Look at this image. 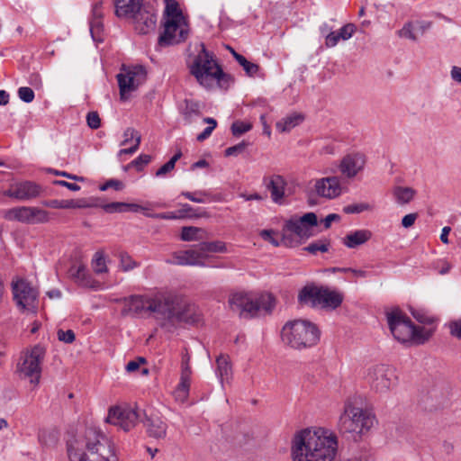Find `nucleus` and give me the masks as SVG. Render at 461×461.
I'll return each instance as SVG.
<instances>
[{
	"label": "nucleus",
	"instance_id": "obj_22",
	"mask_svg": "<svg viewBox=\"0 0 461 461\" xmlns=\"http://www.w3.org/2000/svg\"><path fill=\"white\" fill-rule=\"evenodd\" d=\"M315 193L321 197L332 199L341 193L339 179L337 176L323 177L316 180Z\"/></svg>",
	"mask_w": 461,
	"mask_h": 461
},
{
	"label": "nucleus",
	"instance_id": "obj_20",
	"mask_svg": "<svg viewBox=\"0 0 461 461\" xmlns=\"http://www.w3.org/2000/svg\"><path fill=\"white\" fill-rule=\"evenodd\" d=\"M190 356L188 353L182 357L180 382L174 392L176 401L185 402L189 394L192 369L189 366Z\"/></svg>",
	"mask_w": 461,
	"mask_h": 461
},
{
	"label": "nucleus",
	"instance_id": "obj_44",
	"mask_svg": "<svg viewBox=\"0 0 461 461\" xmlns=\"http://www.w3.org/2000/svg\"><path fill=\"white\" fill-rule=\"evenodd\" d=\"M92 267L96 274H102L107 271L105 259L101 252H96L92 260Z\"/></svg>",
	"mask_w": 461,
	"mask_h": 461
},
{
	"label": "nucleus",
	"instance_id": "obj_31",
	"mask_svg": "<svg viewBox=\"0 0 461 461\" xmlns=\"http://www.w3.org/2000/svg\"><path fill=\"white\" fill-rule=\"evenodd\" d=\"M101 208L108 213L113 212H138L140 211L144 210L145 208L137 203H129L123 202H112L109 203H104L101 205Z\"/></svg>",
	"mask_w": 461,
	"mask_h": 461
},
{
	"label": "nucleus",
	"instance_id": "obj_13",
	"mask_svg": "<svg viewBox=\"0 0 461 461\" xmlns=\"http://www.w3.org/2000/svg\"><path fill=\"white\" fill-rule=\"evenodd\" d=\"M116 77L121 100L124 101L128 94L135 91L146 80V70L143 66H135L125 69L124 73H119Z\"/></svg>",
	"mask_w": 461,
	"mask_h": 461
},
{
	"label": "nucleus",
	"instance_id": "obj_47",
	"mask_svg": "<svg viewBox=\"0 0 461 461\" xmlns=\"http://www.w3.org/2000/svg\"><path fill=\"white\" fill-rule=\"evenodd\" d=\"M181 208L184 212V214H185L186 218H202L208 216L205 211H201L198 212L197 209L193 208L188 203L182 204Z\"/></svg>",
	"mask_w": 461,
	"mask_h": 461
},
{
	"label": "nucleus",
	"instance_id": "obj_30",
	"mask_svg": "<svg viewBox=\"0 0 461 461\" xmlns=\"http://www.w3.org/2000/svg\"><path fill=\"white\" fill-rule=\"evenodd\" d=\"M216 375L221 384L229 383L232 377V367L227 355H220L216 358Z\"/></svg>",
	"mask_w": 461,
	"mask_h": 461
},
{
	"label": "nucleus",
	"instance_id": "obj_38",
	"mask_svg": "<svg viewBox=\"0 0 461 461\" xmlns=\"http://www.w3.org/2000/svg\"><path fill=\"white\" fill-rule=\"evenodd\" d=\"M203 230L194 226H185L181 230L180 238L184 241H193L198 240L202 239L198 234L202 232Z\"/></svg>",
	"mask_w": 461,
	"mask_h": 461
},
{
	"label": "nucleus",
	"instance_id": "obj_11",
	"mask_svg": "<svg viewBox=\"0 0 461 461\" xmlns=\"http://www.w3.org/2000/svg\"><path fill=\"white\" fill-rule=\"evenodd\" d=\"M46 349L43 346L35 345L26 353L23 362L18 364V371L25 377L31 378V383L38 384L41 374V364L45 357Z\"/></svg>",
	"mask_w": 461,
	"mask_h": 461
},
{
	"label": "nucleus",
	"instance_id": "obj_46",
	"mask_svg": "<svg viewBox=\"0 0 461 461\" xmlns=\"http://www.w3.org/2000/svg\"><path fill=\"white\" fill-rule=\"evenodd\" d=\"M248 146H249V142L242 140L241 142H240L234 146L227 148L224 151V155L226 157H230V156L236 157V156L241 154L242 152H244V150L247 149Z\"/></svg>",
	"mask_w": 461,
	"mask_h": 461
},
{
	"label": "nucleus",
	"instance_id": "obj_14",
	"mask_svg": "<svg viewBox=\"0 0 461 461\" xmlns=\"http://www.w3.org/2000/svg\"><path fill=\"white\" fill-rule=\"evenodd\" d=\"M13 294L18 306L22 309L28 311L37 309L38 292L26 280L20 279L14 283Z\"/></svg>",
	"mask_w": 461,
	"mask_h": 461
},
{
	"label": "nucleus",
	"instance_id": "obj_25",
	"mask_svg": "<svg viewBox=\"0 0 461 461\" xmlns=\"http://www.w3.org/2000/svg\"><path fill=\"white\" fill-rule=\"evenodd\" d=\"M263 182L267 189L271 194V198L274 203H281L282 199L285 196V190L286 186V181L280 175H273L270 177H264Z\"/></svg>",
	"mask_w": 461,
	"mask_h": 461
},
{
	"label": "nucleus",
	"instance_id": "obj_29",
	"mask_svg": "<svg viewBox=\"0 0 461 461\" xmlns=\"http://www.w3.org/2000/svg\"><path fill=\"white\" fill-rule=\"evenodd\" d=\"M371 237L372 232L369 230H357L347 234L343 239V244L349 249H355L367 242Z\"/></svg>",
	"mask_w": 461,
	"mask_h": 461
},
{
	"label": "nucleus",
	"instance_id": "obj_60",
	"mask_svg": "<svg viewBox=\"0 0 461 461\" xmlns=\"http://www.w3.org/2000/svg\"><path fill=\"white\" fill-rule=\"evenodd\" d=\"M138 136H140V134L136 130L133 128H127L123 132L124 140H122V145H126L132 139L137 142Z\"/></svg>",
	"mask_w": 461,
	"mask_h": 461
},
{
	"label": "nucleus",
	"instance_id": "obj_45",
	"mask_svg": "<svg viewBox=\"0 0 461 461\" xmlns=\"http://www.w3.org/2000/svg\"><path fill=\"white\" fill-rule=\"evenodd\" d=\"M152 159V157L148 154H141L131 163L128 164V167H133L137 171H141L145 166H147Z\"/></svg>",
	"mask_w": 461,
	"mask_h": 461
},
{
	"label": "nucleus",
	"instance_id": "obj_51",
	"mask_svg": "<svg viewBox=\"0 0 461 461\" xmlns=\"http://www.w3.org/2000/svg\"><path fill=\"white\" fill-rule=\"evenodd\" d=\"M43 204L45 206L50 207V208H64V209L71 208L73 206L71 200H56V199L49 200V201H44Z\"/></svg>",
	"mask_w": 461,
	"mask_h": 461
},
{
	"label": "nucleus",
	"instance_id": "obj_35",
	"mask_svg": "<svg viewBox=\"0 0 461 461\" xmlns=\"http://www.w3.org/2000/svg\"><path fill=\"white\" fill-rule=\"evenodd\" d=\"M184 104L181 113L185 122L191 123L194 117L199 116L200 114L199 104L193 100L187 99L185 100Z\"/></svg>",
	"mask_w": 461,
	"mask_h": 461
},
{
	"label": "nucleus",
	"instance_id": "obj_59",
	"mask_svg": "<svg viewBox=\"0 0 461 461\" xmlns=\"http://www.w3.org/2000/svg\"><path fill=\"white\" fill-rule=\"evenodd\" d=\"M354 32H355V25L352 23H348V24L342 26L338 31L340 39H342L344 41L348 40L352 36Z\"/></svg>",
	"mask_w": 461,
	"mask_h": 461
},
{
	"label": "nucleus",
	"instance_id": "obj_5",
	"mask_svg": "<svg viewBox=\"0 0 461 461\" xmlns=\"http://www.w3.org/2000/svg\"><path fill=\"white\" fill-rule=\"evenodd\" d=\"M375 416L367 410L346 402L338 421L339 433L357 442L374 426Z\"/></svg>",
	"mask_w": 461,
	"mask_h": 461
},
{
	"label": "nucleus",
	"instance_id": "obj_1",
	"mask_svg": "<svg viewBox=\"0 0 461 461\" xmlns=\"http://www.w3.org/2000/svg\"><path fill=\"white\" fill-rule=\"evenodd\" d=\"M67 447L70 461H116L111 441L95 428L68 439Z\"/></svg>",
	"mask_w": 461,
	"mask_h": 461
},
{
	"label": "nucleus",
	"instance_id": "obj_21",
	"mask_svg": "<svg viewBox=\"0 0 461 461\" xmlns=\"http://www.w3.org/2000/svg\"><path fill=\"white\" fill-rule=\"evenodd\" d=\"M135 29L140 34H147L156 27L157 15L151 7L144 5L133 18Z\"/></svg>",
	"mask_w": 461,
	"mask_h": 461
},
{
	"label": "nucleus",
	"instance_id": "obj_34",
	"mask_svg": "<svg viewBox=\"0 0 461 461\" xmlns=\"http://www.w3.org/2000/svg\"><path fill=\"white\" fill-rule=\"evenodd\" d=\"M416 194V191L411 187L396 186L393 189V196L396 202L400 204L409 203Z\"/></svg>",
	"mask_w": 461,
	"mask_h": 461
},
{
	"label": "nucleus",
	"instance_id": "obj_18",
	"mask_svg": "<svg viewBox=\"0 0 461 461\" xmlns=\"http://www.w3.org/2000/svg\"><path fill=\"white\" fill-rule=\"evenodd\" d=\"M42 188L32 181L18 182L4 191V195L19 201L32 200L40 196Z\"/></svg>",
	"mask_w": 461,
	"mask_h": 461
},
{
	"label": "nucleus",
	"instance_id": "obj_50",
	"mask_svg": "<svg viewBox=\"0 0 461 461\" xmlns=\"http://www.w3.org/2000/svg\"><path fill=\"white\" fill-rule=\"evenodd\" d=\"M370 209V205L368 203H352L345 206L343 208V212L348 214L352 213H360L362 212L367 211Z\"/></svg>",
	"mask_w": 461,
	"mask_h": 461
},
{
	"label": "nucleus",
	"instance_id": "obj_8",
	"mask_svg": "<svg viewBox=\"0 0 461 461\" xmlns=\"http://www.w3.org/2000/svg\"><path fill=\"white\" fill-rule=\"evenodd\" d=\"M387 323L393 338L401 343L414 341L425 343L431 336V331L423 327L416 326L411 320L400 309L386 313Z\"/></svg>",
	"mask_w": 461,
	"mask_h": 461
},
{
	"label": "nucleus",
	"instance_id": "obj_4",
	"mask_svg": "<svg viewBox=\"0 0 461 461\" xmlns=\"http://www.w3.org/2000/svg\"><path fill=\"white\" fill-rule=\"evenodd\" d=\"M200 46L201 50L189 67L190 74L203 86L210 87L216 81L221 88L227 90L234 83V77L222 70L214 59L213 53L208 51L203 43Z\"/></svg>",
	"mask_w": 461,
	"mask_h": 461
},
{
	"label": "nucleus",
	"instance_id": "obj_16",
	"mask_svg": "<svg viewBox=\"0 0 461 461\" xmlns=\"http://www.w3.org/2000/svg\"><path fill=\"white\" fill-rule=\"evenodd\" d=\"M123 303L122 315L133 317H143L151 314V296L134 294L118 300Z\"/></svg>",
	"mask_w": 461,
	"mask_h": 461
},
{
	"label": "nucleus",
	"instance_id": "obj_57",
	"mask_svg": "<svg viewBox=\"0 0 461 461\" xmlns=\"http://www.w3.org/2000/svg\"><path fill=\"white\" fill-rule=\"evenodd\" d=\"M448 328L451 336L461 339V319L450 321Z\"/></svg>",
	"mask_w": 461,
	"mask_h": 461
},
{
	"label": "nucleus",
	"instance_id": "obj_55",
	"mask_svg": "<svg viewBox=\"0 0 461 461\" xmlns=\"http://www.w3.org/2000/svg\"><path fill=\"white\" fill-rule=\"evenodd\" d=\"M399 36L406 39H410L413 41H417V36L412 31L411 23H407L403 25V27L399 31Z\"/></svg>",
	"mask_w": 461,
	"mask_h": 461
},
{
	"label": "nucleus",
	"instance_id": "obj_24",
	"mask_svg": "<svg viewBox=\"0 0 461 461\" xmlns=\"http://www.w3.org/2000/svg\"><path fill=\"white\" fill-rule=\"evenodd\" d=\"M174 264L179 266H197V267H205L201 252L195 246L194 249L175 252L173 254Z\"/></svg>",
	"mask_w": 461,
	"mask_h": 461
},
{
	"label": "nucleus",
	"instance_id": "obj_37",
	"mask_svg": "<svg viewBox=\"0 0 461 461\" xmlns=\"http://www.w3.org/2000/svg\"><path fill=\"white\" fill-rule=\"evenodd\" d=\"M165 14L167 16V20H175L179 22L182 18V12L179 9L178 3L176 0H165Z\"/></svg>",
	"mask_w": 461,
	"mask_h": 461
},
{
	"label": "nucleus",
	"instance_id": "obj_58",
	"mask_svg": "<svg viewBox=\"0 0 461 461\" xmlns=\"http://www.w3.org/2000/svg\"><path fill=\"white\" fill-rule=\"evenodd\" d=\"M273 234H275V231L272 230H263L261 232H260V236L261 238L264 240H267L268 242H270L271 244H273L275 247H278L280 245H283L282 244V240L279 241L277 240L276 239H275L273 237Z\"/></svg>",
	"mask_w": 461,
	"mask_h": 461
},
{
	"label": "nucleus",
	"instance_id": "obj_28",
	"mask_svg": "<svg viewBox=\"0 0 461 461\" xmlns=\"http://www.w3.org/2000/svg\"><path fill=\"white\" fill-rule=\"evenodd\" d=\"M143 423L149 437L154 438H164L166 437L167 425L160 417L146 416Z\"/></svg>",
	"mask_w": 461,
	"mask_h": 461
},
{
	"label": "nucleus",
	"instance_id": "obj_40",
	"mask_svg": "<svg viewBox=\"0 0 461 461\" xmlns=\"http://www.w3.org/2000/svg\"><path fill=\"white\" fill-rule=\"evenodd\" d=\"M330 249V241L327 240L314 241L303 249L310 254L316 255L318 252L325 253Z\"/></svg>",
	"mask_w": 461,
	"mask_h": 461
},
{
	"label": "nucleus",
	"instance_id": "obj_64",
	"mask_svg": "<svg viewBox=\"0 0 461 461\" xmlns=\"http://www.w3.org/2000/svg\"><path fill=\"white\" fill-rule=\"evenodd\" d=\"M450 77L454 82L461 84V67L452 66L450 69Z\"/></svg>",
	"mask_w": 461,
	"mask_h": 461
},
{
	"label": "nucleus",
	"instance_id": "obj_9",
	"mask_svg": "<svg viewBox=\"0 0 461 461\" xmlns=\"http://www.w3.org/2000/svg\"><path fill=\"white\" fill-rule=\"evenodd\" d=\"M318 219L314 212H307L298 219H289L282 229V244L294 248L314 235L312 229L317 227Z\"/></svg>",
	"mask_w": 461,
	"mask_h": 461
},
{
	"label": "nucleus",
	"instance_id": "obj_53",
	"mask_svg": "<svg viewBox=\"0 0 461 461\" xmlns=\"http://www.w3.org/2000/svg\"><path fill=\"white\" fill-rule=\"evenodd\" d=\"M124 187L123 183L121 180L111 178L107 180L104 185H100L101 191H106L109 188H113L116 191H121Z\"/></svg>",
	"mask_w": 461,
	"mask_h": 461
},
{
	"label": "nucleus",
	"instance_id": "obj_62",
	"mask_svg": "<svg viewBox=\"0 0 461 461\" xmlns=\"http://www.w3.org/2000/svg\"><path fill=\"white\" fill-rule=\"evenodd\" d=\"M146 362V359L142 357H137V359L135 360H132V361H130L127 365H126V371L131 373V372H134L136 370L139 369L140 367V365L141 363H145Z\"/></svg>",
	"mask_w": 461,
	"mask_h": 461
},
{
	"label": "nucleus",
	"instance_id": "obj_19",
	"mask_svg": "<svg viewBox=\"0 0 461 461\" xmlns=\"http://www.w3.org/2000/svg\"><path fill=\"white\" fill-rule=\"evenodd\" d=\"M366 157L359 152H353L344 156L339 165L341 175L348 178H354L364 169Z\"/></svg>",
	"mask_w": 461,
	"mask_h": 461
},
{
	"label": "nucleus",
	"instance_id": "obj_61",
	"mask_svg": "<svg viewBox=\"0 0 461 461\" xmlns=\"http://www.w3.org/2000/svg\"><path fill=\"white\" fill-rule=\"evenodd\" d=\"M103 2L97 1L92 6L91 19H103Z\"/></svg>",
	"mask_w": 461,
	"mask_h": 461
},
{
	"label": "nucleus",
	"instance_id": "obj_10",
	"mask_svg": "<svg viewBox=\"0 0 461 461\" xmlns=\"http://www.w3.org/2000/svg\"><path fill=\"white\" fill-rule=\"evenodd\" d=\"M343 300V293L313 284L303 286L298 294V301L301 303H310L312 307L320 305L327 310H336L341 305Z\"/></svg>",
	"mask_w": 461,
	"mask_h": 461
},
{
	"label": "nucleus",
	"instance_id": "obj_41",
	"mask_svg": "<svg viewBox=\"0 0 461 461\" xmlns=\"http://www.w3.org/2000/svg\"><path fill=\"white\" fill-rule=\"evenodd\" d=\"M181 195L192 202L199 203H205L206 199L211 197L210 193L203 190H198L195 192L183 191Z\"/></svg>",
	"mask_w": 461,
	"mask_h": 461
},
{
	"label": "nucleus",
	"instance_id": "obj_26",
	"mask_svg": "<svg viewBox=\"0 0 461 461\" xmlns=\"http://www.w3.org/2000/svg\"><path fill=\"white\" fill-rule=\"evenodd\" d=\"M69 276L80 286L96 288L98 282H96L89 274L86 265L74 264L68 270Z\"/></svg>",
	"mask_w": 461,
	"mask_h": 461
},
{
	"label": "nucleus",
	"instance_id": "obj_33",
	"mask_svg": "<svg viewBox=\"0 0 461 461\" xmlns=\"http://www.w3.org/2000/svg\"><path fill=\"white\" fill-rule=\"evenodd\" d=\"M304 117L301 113H291L276 122V129L280 132H288L295 126L303 122Z\"/></svg>",
	"mask_w": 461,
	"mask_h": 461
},
{
	"label": "nucleus",
	"instance_id": "obj_6",
	"mask_svg": "<svg viewBox=\"0 0 461 461\" xmlns=\"http://www.w3.org/2000/svg\"><path fill=\"white\" fill-rule=\"evenodd\" d=\"M283 342L294 349L314 347L321 339L318 326L307 320H294L286 322L281 331Z\"/></svg>",
	"mask_w": 461,
	"mask_h": 461
},
{
	"label": "nucleus",
	"instance_id": "obj_49",
	"mask_svg": "<svg viewBox=\"0 0 461 461\" xmlns=\"http://www.w3.org/2000/svg\"><path fill=\"white\" fill-rule=\"evenodd\" d=\"M17 95L19 98L24 103H32L34 100L35 95L33 90L28 86H21L18 88Z\"/></svg>",
	"mask_w": 461,
	"mask_h": 461
},
{
	"label": "nucleus",
	"instance_id": "obj_32",
	"mask_svg": "<svg viewBox=\"0 0 461 461\" xmlns=\"http://www.w3.org/2000/svg\"><path fill=\"white\" fill-rule=\"evenodd\" d=\"M195 248L201 252L203 259L207 258L208 253H225L227 252L226 244L221 240L203 241L195 245Z\"/></svg>",
	"mask_w": 461,
	"mask_h": 461
},
{
	"label": "nucleus",
	"instance_id": "obj_23",
	"mask_svg": "<svg viewBox=\"0 0 461 461\" xmlns=\"http://www.w3.org/2000/svg\"><path fill=\"white\" fill-rule=\"evenodd\" d=\"M177 21L167 20L164 24V32L158 38V44L160 46H170L173 44L179 43L185 40L187 32L181 29L179 32V38L176 39V32L178 30Z\"/></svg>",
	"mask_w": 461,
	"mask_h": 461
},
{
	"label": "nucleus",
	"instance_id": "obj_48",
	"mask_svg": "<svg viewBox=\"0 0 461 461\" xmlns=\"http://www.w3.org/2000/svg\"><path fill=\"white\" fill-rule=\"evenodd\" d=\"M120 263L123 271H129L138 266L137 262L127 253L120 254Z\"/></svg>",
	"mask_w": 461,
	"mask_h": 461
},
{
	"label": "nucleus",
	"instance_id": "obj_63",
	"mask_svg": "<svg viewBox=\"0 0 461 461\" xmlns=\"http://www.w3.org/2000/svg\"><path fill=\"white\" fill-rule=\"evenodd\" d=\"M417 218H418V213H416V212L409 213L402 219V225L404 228H410L414 224Z\"/></svg>",
	"mask_w": 461,
	"mask_h": 461
},
{
	"label": "nucleus",
	"instance_id": "obj_36",
	"mask_svg": "<svg viewBox=\"0 0 461 461\" xmlns=\"http://www.w3.org/2000/svg\"><path fill=\"white\" fill-rule=\"evenodd\" d=\"M39 442L46 447H54L59 441V433L55 429H44L41 430L38 435Z\"/></svg>",
	"mask_w": 461,
	"mask_h": 461
},
{
	"label": "nucleus",
	"instance_id": "obj_54",
	"mask_svg": "<svg viewBox=\"0 0 461 461\" xmlns=\"http://www.w3.org/2000/svg\"><path fill=\"white\" fill-rule=\"evenodd\" d=\"M86 122L89 128L96 130L101 126V119L97 112H89L86 115Z\"/></svg>",
	"mask_w": 461,
	"mask_h": 461
},
{
	"label": "nucleus",
	"instance_id": "obj_3",
	"mask_svg": "<svg viewBox=\"0 0 461 461\" xmlns=\"http://www.w3.org/2000/svg\"><path fill=\"white\" fill-rule=\"evenodd\" d=\"M151 313L161 321V326L196 321L193 305L181 295L172 292H158L151 295Z\"/></svg>",
	"mask_w": 461,
	"mask_h": 461
},
{
	"label": "nucleus",
	"instance_id": "obj_43",
	"mask_svg": "<svg viewBox=\"0 0 461 461\" xmlns=\"http://www.w3.org/2000/svg\"><path fill=\"white\" fill-rule=\"evenodd\" d=\"M251 128L252 125L250 123L236 121L231 124L230 130L233 136L240 137L242 134L249 131Z\"/></svg>",
	"mask_w": 461,
	"mask_h": 461
},
{
	"label": "nucleus",
	"instance_id": "obj_2",
	"mask_svg": "<svg viewBox=\"0 0 461 461\" xmlns=\"http://www.w3.org/2000/svg\"><path fill=\"white\" fill-rule=\"evenodd\" d=\"M335 436L320 435L308 429L296 433L292 441L293 461H332L337 451Z\"/></svg>",
	"mask_w": 461,
	"mask_h": 461
},
{
	"label": "nucleus",
	"instance_id": "obj_27",
	"mask_svg": "<svg viewBox=\"0 0 461 461\" xmlns=\"http://www.w3.org/2000/svg\"><path fill=\"white\" fill-rule=\"evenodd\" d=\"M144 6L141 0H114L115 14L119 18H134Z\"/></svg>",
	"mask_w": 461,
	"mask_h": 461
},
{
	"label": "nucleus",
	"instance_id": "obj_42",
	"mask_svg": "<svg viewBox=\"0 0 461 461\" xmlns=\"http://www.w3.org/2000/svg\"><path fill=\"white\" fill-rule=\"evenodd\" d=\"M182 157V152L177 151L166 164L159 167L156 172V176H164L167 173L171 172L176 166V161Z\"/></svg>",
	"mask_w": 461,
	"mask_h": 461
},
{
	"label": "nucleus",
	"instance_id": "obj_17",
	"mask_svg": "<svg viewBox=\"0 0 461 461\" xmlns=\"http://www.w3.org/2000/svg\"><path fill=\"white\" fill-rule=\"evenodd\" d=\"M396 377L392 368L378 365L369 369L367 380L377 392H386L394 384Z\"/></svg>",
	"mask_w": 461,
	"mask_h": 461
},
{
	"label": "nucleus",
	"instance_id": "obj_15",
	"mask_svg": "<svg viewBox=\"0 0 461 461\" xmlns=\"http://www.w3.org/2000/svg\"><path fill=\"white\" fill-rule=\"evenodd\" d=\"M140 419V413L130 407H112L109 410L106 421L129 431L135 427Z\"/></svg>",
	"mask_w": 461,
	"mask_h": 461
},
{
	"label": "nucleus",
	"instance_id": "obj_52",
	"mask_svg": "<svg viewBox=\"0 0 461 461\" xmlns=\"http://www.w3.org/2000/svg\"><path fill=\"white\" fill-rule=\"evenodd\" d=\"M103 31V19H91L90 20V32L93 39L95 41L101 32Z\"/></svg>",
	"mask_w": 461,
	"mask_h": 461
},
{
	"label": "nucleus",
	"instance_id": "obj_12",
	"mask_svg": "<svg viewBox=\"0 0 461 461\" xmlns=\"http://www.w3.org/2000/svg\"><path fill=\"white\" fill-rule=\"evenodd\" d=\"M4 218L7 221H17L27 224L44 223L50 220L47 211L31 206H19L5 210Z\"/></svg>",
	"mask_w": 461,
	"mask_h": 461
},
{
	"label": "nucleus",
	"instance_id": "obj_7",
	"mask_svg": "<svg viewBox=\"0 0 461 461\" xmlns=\"http://www.w3.org/2000/svg\"><path fill=\"white\" fill-rule=\"evenodd\" d=\"M228 303L230 309L238 312L240 318L250 319L260 312L270 313L275 308L276 299L267 293L253 296L249 293L236 292L230 294Z\"/></svg>",
	"mask_w": 461,
	"mask_h": 461
},
{
	"label": "nucleus",
	"instance_id": "obj_56",
	"mask_svg": "<svg viewBox=\"0 0 461 461\" xmlns=\"http://www.w3.org/2000/svg\"><path fill=\"white\" fill-rule=\"evenodd\" d=\"M58 339L65 343H72L75 339V333L72 330H59L57 332Z\"/></svg>",
	"mask_w": 461,
	"mask_h": 461
},
{
	"label": "nucleus",
	"instance_id": "obj_39",
	"mask_svg": "<svg viewBox=\"0 0 461 461\" xmlns=\"http://www.w3.org/2000/svg\"><path fill=\"white\" fill-rule=\"evenodd\" d=\"M236 61L243 68L249 77H254L259 70L258 64L249 61L242 55H237Z\"/></svg>",
	"mask_w": 461,
	"mask_h": 461
}]
</instances>
